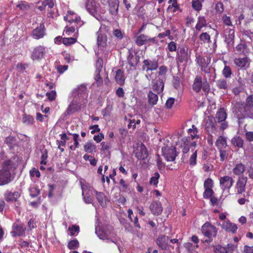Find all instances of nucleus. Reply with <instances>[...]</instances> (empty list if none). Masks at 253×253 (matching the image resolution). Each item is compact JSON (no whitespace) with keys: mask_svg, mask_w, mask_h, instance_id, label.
Wrapping results in <instances>:
<instances>
[{"mask_svg":"<svg viewBox=\"0 0 253 253\" xmlns=\"http://www.w3.org/2000/svg\"><path fill=\"white\" fill-rule=\"evenodd\" d=\"M231 143L235 147L242 148L244 145V140L239 136H236L232 139Z\"/></svg>","mask_w":253,"mask_h":253,"instance_id":"a19ab883","label":"nucleus"},{"mask_svg":"<svg viewBox=\"0 0 253 253\" xmlns=\"http://www.w3.org/2000/svg\"><path fill=\"white\" fill-rule=\"evenodd\" d=\"M215 145L218 150L225 148L227 146V140L226 137L222 135L218 136L215 142Z\"/></svg>","mask_w":253,"mask_h":253,"instance_id":"7c9ffc66","label":"nucleus"},{"mask_svg":"<svg viewBox=\"0 0 253 253\" xmlns=\"http://www.w3.org/2000/svg\"><path fill=\"white\" fill-rule=\"evenodd\" d=\"M250 196V194L249 192H247L246 193V195L244 194L243 197H241L239 198L237 202L240 205H243L245 204L246 203L249 202V198Z\"/></svg>","mask_w":253,"mask_h":253,"instance_id":"8fccbe9b","label":"nucleus"},{"mask_svg":"<svg viewBox=\"0 0 253 253\" xmlns=\"http://www.w3.org/2000/svg\"><path fill=\"white\" fill-rule=\"evenodd\" d=\"M233 179L229 176L225 175L221 177L219 179V185L223 191H229L234 183Z\"/></svg>","mask_w":253,"mask_h":253,"instance_id":"f8f14e48","label":"nucleus"},{"mask_svg":"<svg viewBox=\"0 0 253 253\" xmlns=\"http://www.w3.org/2000/svg\"><path fill=\"white\" fill-rule=\"evenodd\" d=\"M140 57L129 53L127 57V63L129 65L130 70H135L139 62Z\"/></svg>","mask_w":253,"mask_h":253,"instance_id":"6ab92c4d","label":"nucleus"},{"mask_svg":"<svg viewBox=\"0 0 253 253\" xmlns=\"http://www.w3.org/2000/svg\"><path fill=\"white\" fill-rule=\"evenodd\" d=\"M167 48L170 52L177 51V44L175 42L171 41L168 43Z\"/></svg>","mask_w":253,"mask_h":253,"instance_id":"69168bd1","label":"nucleus"},{"mask_svg":"<svg viewBox=\"0 0 253 253\" xmlns=\"http://www.w3.org/2000/svg\"><path fill=\"white\" fill-rule=\"evenodd\" d=\"M201 231L203 235L209 239V241H212L213 238L216 236L218 229L211 223L206 222L202 225Z\"/></svg>","mask_w":253,"mask_h":253,"instance_id":"39448f33","label":"nucleus"},{"mask_svg":"<svg viewBox=\"0 0 253 253\" xmlns=\"http://www.w3.org/2000/svg\"><path fill=\"white\" fill-rule=\"evenodd\" d=\"M160 177V174L158 172H155L154 176H152L150 180V183L151 185L157 186L158 183V179Z\"/></svg>","mask_w":253,"mask_h":253,"instance_id":"052dcab7","label":"nucleus"},{"mask_svg":"<svg viewBox=\"0 0 253 253\" xmlns=\"http://www.w3.org/2000/svg\"><path fill=\"white\" fill-rule=\"evenodd\" d=\"M115 80L117 84L120 85H123L125 84V77L124 71L118 69L116 71Z\"/></svg>","mask_w":253,"mask_h":253,"instance_id":"c85d7f7f","label":"nucleus"},{"mask_svg":"<svg viewBox=\"0 0 253 253\" xmlns=\"http://www.w3.org/2000/svg\"><path fill=\"white\" fill-rule=\"evenodd\" d=\"M205 0H192V8L197 11H200L202 8V3Z\"/></svg>","mask_w":253,"mask_h":253,"instance_id":"c03bdc74","label":"nucleus"},{"mask_svg":"<svg viewBox=\"0 0 253 253\" xmlns=\"http://www.w3.org/2000/svg\"><path fill=\"white\" fill-rule=\"evenodd\" d=\"M45 31L44 23V22H42L39 26L33 30L31 33V37L35 40L42 39L46 35Z\"/></svg>","mask_w":253,"mask_h":253,"instance_id":"9b49d317","label":"nucleus"},{"mask_svg":"<svg viewBox=\"0 0 253 253\" xmlns=\"http://www.w3.org/2000/svg\"><path fill=\"white\" fill-rule=\"evenodd\" d=\"M250 59L245 55L243 57L235 58L234 60V64L235 66L241 69H246L249 67Z\"/></svg>","mask_w":253,"mask_h":253,"instance_id":"4468645a","label":"nucleus"},{"mask_svg":"<svg viewBox=\"0 0 253 253\" xmlns=\"http://www.w3.org/2000/svg\"><path fill=\"white\" fill-rule=\"evenodd\" d=\"M4 199L7 202L16 203L15 208L16 211H19L20 203L18 199L21 196V193L17 191L12 192L10 190H6L3 195Z\"/></svg>","mask_w":253,"mask_h":253,"instance_id":"0eeeda50","label":"nucleus"},{"mask_svg":"<svg viewBox=\"0 0 253 253\" xmlns=\"http://www.w3.org/2000/svg\"><path fill=\"white\" fill-rule=\"evenodd\" d=\"M222 20L223 23L227 27H229V28L235 27L232 24L230 17L227 16L226 14H224L222 16Z\"/></svg>","mask_w":253,"mask_h":253,"instance_id":"09e8293b","label":"nucleus"},{"mask_svg":"<svg viewBox=\"0 0 253 253\" xmlns=\"http://www.w3.org/2000/svg\"><path fill=\"white\" fill-rule=\"evenodd\" d=\"M148 36L144 34H141L136 37L135 43L139 46H141L147 43Z\"/></svg>","mask_w":253,"mask_h":253,"instance_id":"4c0bfd02","label":"nucleus"},{"mask_svg":"<svg viewBox=\"0 0 253 253\" xmlns=\"http://www.w3.org/2000/svg\"><path fill=\"white\" fill-rule=\"evenodd\" d=\"M227 113L226 110L224 108H220L218 109L215 114V120L218 123H220L225 121L227 118Z\"/></svg>","mask_w":253,"mask_h":253,"instance_id":"a878e982","label":"nucleus"},{"mask_svg":"<svg viewBox=\"0 0 253 253\" xmlns=\"http://www.w3.org/2000/svg\"><path fill=\"white\" fill-rule=\"evenodd\" d=\"M196 61L200 66L201 70L202 71L206 73H210V68L208 67V65L209 64L210 62L209 63H207L206 59L201 55H199L196 57Z\"/></svg>","mask_w":253,"mask_h":253,"instance_id":"aec40b11","label":"nucleus"},{"mask_svg":"<svg viewBox=\"0 0 253 253\" xmlns=\"http://www.w3.org/2000/svg\"><path fill=\"white\" fill-rule=\"evenodd\" d=\"M26 228L19 219L12 224L10 234L12 237H21L25 235Z\"/></svg>","mask_w":253,"mask_h":253,"instance_id":"423d86ee","label":"nucleus"},{"mask_svg":"<svg viewBox=\"0 0 253 253\" xmlns=\"http://www.w3.org/2000/svg\"><path fill=\"white\" fill-rule=\"evenodd\" d=\"M17 155H14L9 159H7L4 151H1L0 152V160L3 161L1 163V169L4 170L11 172L12 170L15 169L17 166Z\"/></svg>","mask_w":253,"mask_h":253,"instance_id":"f03ea898","label":"nucleus"},{"mask_svg":"<svg viewBox=\"0 0 253 253\" xmlns=\"http://www.w3.org/2000/svg\"><path fill=\"white\" fill-rule=\"evenodd\" d=\"M222 228L227 232H231L232 233H236L238 227L236 224L230 222H224L221 225Z\"/></svg>","mask_w":253,"mask_h":253,"instance_id":"b1692460","label":"nucleus"},{"mask_svg":"<svg viewBox=\"0 0 253 253\" xmlns=\"http://www.w3.org/2000/svg\"><path fill=\"white\" fill-rule=\"evenodd\" d=\"M192 89L196 93L200 92L202 89L205 94L208 95L210 91V86L207 80L203 82L202 77L196 76L193 81Z\"/></svg>","mask_w":253,"mask_h":253,"instance_id":"7ed1b4c3","label":"nucleus"},{"mask_svg":"<svg viewBox=\"0 0 253 253\" xmlns=\"http://www.w3.org/2000/svg\"><path fill=\"white\" fill-rule=\"evenodd\" d=\"M216 87L225 91H227L228 89L229 85L227 81L224 79H220L216 81Z\"/></svg>","mask_w":253,"mask_h":253,"instance_id":"72a5a7b5","label":"nucleus"},{"mask_svg":"<svg viewBox=\"0 0 253 253\" xmlns=\"http://www.w3.org/2000/svg\"><path fill=\"white\" fill-rule=\"evenodd\" d=\"M108 27L105 25H101L96 33L97 44L101 49L108 48L112 50L115 46V43L112 42V37H108Z\"/></svg>","mask_w":253,"mask_h":253,"instance_id":"f257e3e1","label":"nucleus"},{"mask_svg":"<svg viewBox=\"0 0 253 253\" xmlns=\"http://www.w3.org/2000/svg\"><path fill=\"white\" fill-rule=\"evenodd\" d=\"M222 74L223 77L226 78H230L232 74V72L230 66L225 65L222 71Z\"/></svg>","mask_w":253,"mask_h":253,"instance_id":"de8ad7c7","label":"nucleus"},{"mask_svg":"<svg viewBox=\"0 0 253 253\" xmlns=\"http://www.w3.org/2000/svg\"><path fill=\"white\" fill-rule=\"evenodd\" d=\"M74 24L71 25L72 24L69 23V25H67L64 28V32L67 36L70 35L71 34L75 32L76 30H78L77 24L79 23H74Z\"/></svg>","mask_w":253,"mask_h":253,"instance_id":"c9c22d12","label":"nucleus"},{"mask_svg":"<svg viewBox=\"0 0 253 253\" xmlns=\"http://www.w3.org/2000/svg\"><path fill=\"white\" fill-rule=\"evenodd\" d=\"M95 196L101 206H106V196L103 193L95 191Z\"/></svg>","mask_w":253,"mask_h":253,"instance_id":"58836bf2","label":"nucleus"},{"mask_svg":"<svg viewBox=\"0 0 253 253\" xmlns=\"http://www.w3.org/2000/svg\"><path fill=\"white\" fill-rule=\"evenodd\" d=\"M173 86L176 89H178L180 87V80L178 76H174L172 80Z\"/></svg>","mask_w":253,"mask_h":253,"instance_id":"338daca9","label":"nucleus"},{"mask_svg":"<svg viewBox=\"0 0 253 253\" xmlns=\"http://www.w3.org/2000/svg\"><path fill=\"white\" fill-rule=\"evenodd\" d=\"M191 56V51H189L186 45L178 46L176 51V60L180 63H187Z\"/></svg>","mask_w":253,"mask_h":253,"instance_id":"20e7f679","label":"nucleus"},{"mask_svg":"<svg viewBox=\"0 0 253 253\" xmlns=\"http://www.w3.org/2000/svg\"><path fill=\"white\" fill-rule=\"evenodd\" d=\"M158 61L157 60L145 59L143 61L142 69L146 72L149 71H155L158 68Z\"/></svg>","mask_w":253,"mask_h":253,"instance_id":"ddd939ff","label":"nucleus"},{"mask_svg":"<svg viewBox=\"0 0 253 253\" xmlns=\"http://www.w3.org/2000/svg\"><path fill=\"white\" fill-rule=\"evenodd\" d=\"M64 20L70 24H73V23H79L81 21V18L75 15L73 11L69 10L67 12V14L64 16Z\"/></svg>","mask_w":253,"mask_h":253,"instance_id":"5701e85b","label":"nucleus"},{"mask_svg":"<svg viewBox=\"0 0 253 253\" xmlns=\"http://www.w3.org/2000/svg\"><path fill=\"white\" fill-rule=\"evenodd\" d=\"M213 187V182L211 178L206 179L204 183V189H212Z\"/></svg>","mask_w":253,"mask_h":253,"instance_id":"680f3d73","label":"nucleus"},{"mask_svg":"<svg viewBox=\"0 0 253 253\" xmlns=\"http://www.w3.org/2000/svg\"><path fill=\"white\" fill-rule=\"evenodd\" d=\"M205 191L203 193V198L204 199H208L212 197L213 195L214 191L212 189H204Z\"/></svg>","mask_w":253,"mask_h":253,"instance_id":"e2e57ef3","label":"nucleus"},{"mask_svg":"<svg viewBox=\"0 0 253 253\" xmlns=\"http://www.w3.org/2000/svg\"><path fill=\"white\" fill-rule=\"evenodd\" d=\"M148 103L151 105H155L157 103L158 100V95L154 93L152 91L150 90L148 93Z\"/></svg>","mask_w":253,"mask_h":253,"instance_id":"e433bc0d","label":"nucleus"},{"mask_svg":"<svg viewBox=\"0 0 253 253\" xmlns=\"http://www.w3.org/2000/svg\"><path fill=\"white\" fill-rule=\"evenodd\" d=\"M150 209L151 212L156 215L160 214L162 211L163 208L160 202H153L150 205Z\"/></svg>","mask_w":253,"mask_h":253,"instance_id":"bb28decb","label":"nucleus"},{"mask_svg":"<svg viewBox=\"0 0 253 253\" xmlns=\"http://www.w3.org/2000/svg\"><path fill=\"white\" fill-rule=\"evenodd\" d=\"M68 230L70 231L71 236L75 235L76 233L78 234L80 232V227L77 225H72L71 226H69Z\"/></svg>","mask_w":253,"mask_h":253,"instance_id":"4d7b16f0","label":"nucleus"},{"mask_svg":"<svg viewBox=\"0 0 253 253\" xmlns=\"http://www.w3.org/2000/svg\"><path fill=\"white\" fill-rule=\"evenodd\" d=\"M207 21L204 16H200L198 18L197 23L196 25L195 28L196 30L200 31L202 28L207 26Z\"/></svg>","mask_w":253,"mask_h":253,"instance_id":"f704fd0d","label":"nucleus"},{"mask_svg":"<svg viewBox=\"0 0 253 253\" xmlns=\"http://www.w3.org/2000/svg\"><path fill=\"white\" fill-rule=\"evenodd\" d=\"M85 7L87 11L91 14H93L95 11L93 2L89 0L87 1L85 3Z\"/></svg>","mask_w":253,"mask_h":253,"instance_id":"bf43d9fd","label":"nucleus"},{"mask_svg":"<svg viewBox=\"0 0 253 253\" xmlns=\"http://www.w3.org/2000/svg\"><path fill=\"white\" fill-rule=\"evenodd\" d=\"M200 40L204 43H210L211 42V36L207 32H203L199 36Z\"/></svg>","mask_w":253,"mask_h":253,"instance_id":"37998d69","label":"nucleus"},{"mask_svg":"<svg viewBox=\"0 0 253 253\" xmlns=\"http://www.w3.org/2000/svg\"><path fill=\"white\" fill-rule=\"evenodd\" d=\"M77 39L74 38H64L62 40V43L65 45H70L75 43Z\"/></svg>","mask_w":253,"mask_h":253,"instance_id":"6e6d98bb","label":"nucleus"},{"mask_svg":"<svg viewBox=\"0 0 253 253\" xmlns=\"http://www.w3.org/2000/svg\"><path fill=\"white\" fill-rule=\"evenodd\" d=\"M119 1L118 0H113L109 2V11L111 14H117L118 12Z\"/></svg>","mask_w":253,"mask_h":253,"instance_id":"c756f323","label":"nucleus"},{"mask_svg":"<svg viewBox=\"0 0 253 253\" xmlns=\"http://www.w3.org/2000/svg\"><path fill=\"white\" fill-rule=\"evenodd\" d=\"M67 247L70 250L77 249L79 247V243L77 239L72 240L68 242Z\"/></svg>","mask_w":253,"mask_h":253,"instance_id":"3c124183","label":"nucleus"},{"mask_svg":"<svg viewBox=\"0 0 253 253\" xmlns=\"http://www.w3.org/2000/svg\"><path fill=\"white\" fill-rule=\"evenodd\" d=\"M223 36L224 42L229 47H232L234 43L235 39V27L229 28V27H223Z\"/></svg>","mask_w":253,"mask_h":253,"instance_id":"6e6552de","label":"nucleus"},{"mask_svg":"<svg viewBox=\"0 0 253 253\" xmlns=\"http://www.w3.org/2000/svg\"><path fill=\"white\" fill-rule=\"evenodd\" d=\"M175 102V99L173 97L169 98L165 103V107L168 109H171Z\"/></svg>","mask_w":253,"mask_h":253,"instance_id":"774afa93","label":"nucleus"},{"mask_svg":"<svg viewBox=\"0 0 253 253\" xmlns=\"http://www.w3.org/2000/svg\"><path fill=\"white\" fill-rule=\"evenodd\" d=\"M135 157L139 160H144L148 157V151L146 147L143 144L137 147L135 150Z\"/></svg>","mask_w":253,"mask_h":253,"instance_id":"f3484780","label":"nucleus"},{"mask_svg":"<svg viewBox=\"0 0 253 253\" xmlns=\"http://www.w3.org/2000/svg\"><path fill=\"white\" fill-rule=\"evenodd\" d=\"M30 195L33 198L37 197L40 194V190L38 187H33L30 188Z\"/></svg>","mask_w":253,"mask_h":253,"instance_id":"13d9d810","label":"nucleus"},{"mask_svg":"<svg viewBox=\"0 0 253 253\" xmlns=\"http://www.w3.org/2000/svg\"><path fill=\"white\" fill-rule=\"evenodd\" d=\"M11 176V172L1 169H0V185H4L9 183Z\"/></svg>","mask_w":253,"mask_h":253,"instance_id":"412c9836","label":"nucleus"},{"mask_svg":"<svg viewBox=\"0 0 253 253\" xmlns=\"http://www.w3.org/2000/svg\"><path fill=\"white\" fill-rule=\"evenodd\" d=\"M190 142L189 141V137H185L181 140V148L182 152L184 154L187 153L190 149Z\"/></svg>","mask_w":253,"mask_h":253,"instance_id":"2f4dec72","label":"nucleus"},{"mask_svg":"<svg viewBox=\"0 0 253 253\" xmlns=\"http://www.w3.org/2000/svg\"><path fill=\"white\" fill-rule=\"evenodd\" d=\"M83 158L85 161H89L90 164L92 166H95L97 164V160L93 156L85 154L83 156Z\"/></svg>","mask_w":253,"mask_h":253,"instance_id":"5fc2aeb1","label":"nucleus"},{"mask_svg":"<svg viewBox=\"0 0 253 253\" xmlns=\"http://www.w3.org/2000/svg\"><path fill=\"white\" fill-rule=\"evenodd\" d=\"M81 109V106L77 103H71L67 110L65 111V114L66 115H69L75 112H78Z\"/></svg>","mask_w":253,"mask_h":253,"instance_id":"473e14b6","label":"nucleus"},{"mask_svg":"<svg viewBox=\"0 0 253 253\" xmlns=\"http://www.w3.org/2000/svg\"><path fill=\"white\" fill-rule=\"evenodd\" d=\"M45 52V48L42 45L36 46L32 51L31 58L33 60L42 58Z\"/></svg>","mask_w":253,"mask_h":253,"instance_id":"a211bd4d","label":"nucleus"},{"mask_svg":"<svg viewBox=\"0 0 253 253\" xmlns=\"http://www.w3.org/2000/svg\"><path fill=\"white\" fill-rule=\"evenodd\" d=\"M162 152L164 157L167 161H173L176 156V151L175 147H165L162 148Z\"/></svg>","mask_w":253,"mask_h":253,"instance_id":"9d476101","label":"nucleus"},{"mask_svg":"<svg viewBox=\"0 0 253 253\" xmlns=\"http://www.w3.org/2000/svg\"><path fill=\"white\" fill-rule=\"evenodd\" d=\"M205 128L207 132L213 133L216 131V122L215 119L211 116H208L205 124Z\"/></svg>","mask_w":253,"mask_h":253,"instance_id":"2eb2a0df","label":"nucleus"},{"mask_svg":"<svg viewBox=\"0 0 253 253\" xmlns=\"http://www.w3.org/2000/svg\"><path fill=\"white\" fill-rule=\"evenodd\" d=\"M232 171L235 175L241 176L240 175L246 171V166L242 163L237 164L235 166Z\"/></svg>","mask_w":253,"mask_h":253,"instance_id":"cd10ccee","label":"nucleus"},{"mask_svg":"<svg viewBox=\"0 0 253 253\" xmlns=\"http://www.w3.org/2000/svg\"><path fill=\"white\" fill-rule=\"evenodd\" d=\"M198 130L197 127L193 125L192 127L188 129V133L190 135L192 140L198 139L199 138L198 135Z\"/></svg>","mask_w":253,"mask_h":253,"instance_id":"ea45409f","label":"nucleus"},{"mask_svg":"<svg viewBox=\"0 0 253 253\" xmlns=\"http://www.w3.org/2000/svg\"><path fill=\"white\" fill-rule=\"evenodd\" d=\"M245 105L247 108H253V94H250L246 98Z\"/></svg>","mask_w":253,"mask_h":253,"instance_id":"603ef678","label":"nucleus"},{"mask_svg":"<svg viewBox=\"0 0 253 253\" xmlns=\"http://www.w3.org/2000/svg\"><path fill=\"white\" fill-rule=\"evenodd\" d=\"M35 122L34 118L32 116L26 114L23 115V123L27 125H31Z\"/></svg>","mask_w":253,"mask_h":253,"instance_id":"a18cd8bd","label":"nucleus"},{"mask_svg":"<svg viewBox=\"0 0 253 253\" xmlns=\"http://www.w3.org/2000/svg\"><path fill=\"white\" fill-rule=\"evenodd\" d=\"M152 88L158 94L162 92L164 88V83L163 80L161 79L157 80L152 85Z\"/></svg>","mask_w":253,"mask_h":253,"instance_id":"393cba45","label":"nucleus"},{"mask_svg":"<svg viewBox=\"0 0 253 253\" xmlns=\"http://www.w3.org/2000/svg\"><path fill=\"white\" fill-rule=\"evenodd\" d=\"M128 212V217L129 218L130 220L133 222L134 226L138 228H140V225L138 223V219L137 216L134 217V220L132 219L131 217V215L133 214V211L131 209H129L127 211Z\"/></svg>","mask_w":253,"mask_h":253,"instance_id":"49530a36","label":"nucleus"},{"mask_svg":"<svg viewBox=\"0 0 253 253\" xmlns=\"http://www.w3.org/2000/svg\"><path fill=\"white\" fill-rule=\"evenodd\" d=\"M249 50L247 44L244 41H241L235 47L236 53L239 55H246L249 52Z\"/></svg>","mask_w":253,"mask_h":253,"instance_id":"4be33fe9","label":"nucleus"},{"mask_svg":"<svg viewBox=\"0 0 253 253\" xmlns=\"http://www.w3.org/2000/svg\"><path fill=\"white\" fill-rule=\"evenodd\" d=\"M84 150L87 153H93L95 152L96 147L95 144H94L91 142H87L84 145Z\"/></svg>","mask_w":253,"mask_h":253,"instance_id":"79ce46f5","label":"nucleus"},{"mask_svg":"<svg viewBox=\"0 0 253 253\" xmlns=\"http://www.w3.org/2000/svg\"><path fill=\"white\" fill-rule=\"evenodd\" d=\"M214 253H227V249L220 245H217L214 248Z\"/></svg>","mask_w":253,"mask_h":253,"instance_id":"0e129e2a","label":"nucleus"},{"mask_svg":"<svg viewBox=\"0 0 253 253\" xmlns=\"http://www.w3.org/2000/svg\"><path fill=\"white\" fill-rule=\"evenodd\" d=\"M28 230L31 231L32 230L37 228V221L35 218H31L27 223Z\"/></svg>","mask_w":253,"mask_h":253,"instance_id":"864d4df0","label":"nucleus"},{"mask_svg":"<svg viewBox=\"0 0 253 253\" xmlns=\"http://www.w3.org/2000/svg\"><path fill=\"white\" fill-rule=\"evenodd\" d=\"M248 181L247 176H239L235 185V191L237 195H242L246 191Z\"/></svg>","mask_w":253,"mask_h":253,"instance_id":"1a4fd4ad","label":"nucleus"},{"mask_svg":"<svg viewBox=\"0 0 253 253\" xmlns=\"http://www.w3.org/2000/svg\"><path fill=\"white\" fill-rule=\"evenodd\" d=\"M169 236L160 235L156 240L157 245L162 250H167L169 248Z\"/></svg>","mask_w":253,"mask_h":253,"instance_id":"dca6fc26","label":"nucleus"}]
</instances>
